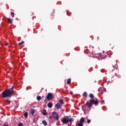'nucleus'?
<instances>
[{"label": "nucleus", "mask_w": 126, "mask_h": 126, "mask_svg": "<svg viewBox=\"0 0 126 126\" xmlns=\"http://www.w3.org/2000/svg\"><path fill=\"white\" fill-rule=\"evenodd\" d=\"M105 59V57L104 56H100V58L98 59L99 61H100V60H101V61H102V60Z\"/></svg>", "instance_id": "nucleus-19"}, {"label": "nucleus", "mask_w": 126, "mask_h": 126, "mask_svg": "<svg viewBox=\"0 0 126 126\" xmlns=\"http://www.w3.org/2000/svg\"><path fill=\"white\" fill-rule=\"evenodd\" d=\"M70 94L71 95H72V94H73V93H72V92H71L70 93Z\"/></svg>", "instance_id": "nucleus-32"}, {"label": "nucleus", "mask_w": 126, "mask_h": 126, "mask_svg": "<svg viewBox=\"0 0 126 126\" xmlns=\"http://www.w3.org/2000/svg\"><path fill=\"white\" fill-rule=\"evenodd\" d=\"M18 126H23V124L22 123H20L18 124Z\"/></svg>", "instance_id": "nucleus-28"}, {"label": "nucleus", "mask_w": 126, "mask_h": 126, "mask_svg": "<svg viewBox=\"0 0 126 126\" xmlns=\"http://www.w3.org/2000/svg\"><path fill=\"white\" fill-rule=\"evenodd\" d=\"M89 97H90L92 99H93V98H94V94H90Z\"/></svg>", "instance_id": "nucleus-17"}, {"label": "nucleus", "mask_w": 126, "mask_h": 126, "mask_svg": "<svg viewBox=\"0 0 126 126\" xmlns=\"http://www.w3.org/2000/svg\"><path fill=\"white\" fill-rule=\"evenodd\" d=\"M87 123L88 124H90L91 123V120H90V119H88Z\"/></svg>", "instance_id": "nucleus-26"}, {"label": "nucleus", "mask_w": 126, "mask_h": 126, "mask_svg": "<svg viewBox=\"0 0 126 126\" xmlns=\"http://www.w3.org/2000/svg\"><path fill=\"white\" fill-rule=\"evenodd\" d=\"M46 99L49 100H52L53 99V94L51 93H48L46 96Z\"/></svg>", "instance_id": "nucleus-6"}, {"label": "nucleus", "mask_w": 126, "mask_h": 126, "mask_svg": "<svg viewBox=\"0 0 126 126\" xmlns=\"http://www.w3.org/2000/svg\"><path fill=\"white\" fill-rule=\"evenodd\" d=\"M42 124H43V125H44V126H47L48 125V123H47V122H46V121H42Z\"/></svg>", "instance_id": "nucleus-15"}, {"label": "nucleus", "mask_w": 126, "mask_h": 126, "mask_svg": "<svg viewBox=\"0 0 126 126\" xmlns=\"http://www.w3.org/2000/svg\"><path fill=\"white\" fill-rule=\"evenodd\" d=\"M8 20V23H9L10 24H12L13 23V21H12V19H10V18H8L7 19Z\"/></svg>", "instance_id": "nucleus-10"}, {"label": "nucleus", "mask_w": 126, "mask_h": 126, "mask_svg": "<svg viewBox=\"0 0 126 126\" xmlns=\"http://www.w3.org/2000/svg\"><path fill=\"white\" fill-rule=\"evenodd\" d=\"M3 126H9L8 125H4Z\"/></svg>", "instance_id": "nucleus-35"}, {"label": "nucleus", "mask_w": 126, "mask_h": 126, "mask_svg": "<svg viewBox=\"0 0 126 126\" xmlns=\"http://www.w3.org/2000/svg\"><path fill=\"white\" fill-rule=\"evenodd\" d=\"M32 117H34V114L36 113V110L35 109H31L30 111Z\"/></svg>", "instance_id": "nucleus-8"}, {"label": "nucleus", "mask_w": 126, "mask_h": 126, "mask_svg": "<svg viewBox=\"0 0 126 126\" xmlns=\"http://www.w3.org/2000/svg\"><path fill=\"white\" fill-rule=\"evenodd\" d=\"M11 14L12 15V17H14V13H13V12H11Z\"/></svg>", "instance_id": "nucleus-27"}, {"label": "nucleus", "mask_w": 126, "mask_h": 126, "mask_svg": "<svg viewBox=\"0 0 126 126\" xmlns=\"http://www.w3.org/2000/svg\"><path fill=\"white\" fill-rule=\"evenodd\" d=\"M6 102H7V103H8V104H9L11 103V100H8V99H6Z\"/></svg>", "instance_id": "nucleus-24"}, {"label": "nucleus", "mask_w": 126, "mask_h": 126, "mask_svg": "<svg viewBox=\"0 0 126 126\" xmlns=\"http://www.w3.org/2000/svg\"><path fill=\"white\" fill-rule=\"evenodd\" d=\"M104 102H105V100H101L102 103H104Z\"/></svg>", "instance_id": "nucleus-33"}, {"label": "nucleus", "mask_w": 126, "mask_h": 126, "mask_svg": "<svg viewBox=\"0 0 126 126\" xmlns=\"http://www.w3.org/2000/svg\"><path fill=\"white\" fill-rule=\"evenodd\" d=\"M102 90H103V91H106V89L102 88Z\"/></svg>", "instance_id": "nucleus-31"}, {"label": "nucleus", "mask_w": 126, "mask_h": 126, "mask_svg": "<svg viewBox=\"0 0 126 126\" xmlns=\"http://www.w3.org/2000/svg\"><path fill=\"white\" fill-rule=\"evenodd\" d=\"M103 53H105V51H103Z\"/></svg>", "instance_id": "nucleus-37"}, {"label": "nucleus", "mask_w": 126, "mask_h": 126, "mask_svg": "<svg viewBox=\"0 0 126 126\" xmlns=\"http://www.w3.org/2000/svg\"><path fill=\"white\" fill-rule=\"evenodd\" d=\"M83 96L85 97V98H86L87 97V93H86V92H85L83 94Z\"/></svg>", "instance_id": "nucleus-14"}, {"label": "nucleus", "mask_w": 126, "mask_h": 126, "mask_svg": "<svg viewBox=\"0 0 126 126\" xmlns=\"http://www.w3.org/2000/svg\"><path fill=\"white\" fill-rule=\"evenodd\" d=\"M62 122L63 125H67V124H68V117L64 116Z\"/></svg>", "instance_id": "nucleus-5"}, {"label": "nucleus", "mask_w": 126, "mask_h": 126, "mask_svg": "<svg viewBox=\"0 0 126 126\" xmlns=\"http://www.w3.org/2000/svg\"><path fill=\"white\" fill-rule=\"evenodd\" d=\"M5 46H8V43H6V44H5Z\"/></svg>", "instance_id": "nucleus-34"}, {"label": "nucleus", "mask_w": 126, "mask_h": 126, "mask_svg": "<svg viewBox=\"0 0 126 126\" xmlns=\"http://www.w3.org/2000/svg\"><path fill=\"white\" fill-rule=\"evenodd\" d=\"M49 118L50 120H52V119H53V116H49Z\"/></svg>", "instance_id": "nucleus-30"}, {"label": "nucleus", "mask_w": 126, "mask_h": 126, "mask_svg": "<svg viewBox=\"0 0 126 126\" xmlns=\"http://www.w3.org/2000/svg\"><path fill=\"white\" fill-rule=\"evenodd\" d=\"M67 84H70V83H71V79L70 78L68 79L67 81Z\"/></svg>", "instance_id": "nucleus-13"}, {"label": "nucleus", "mask_w": 126, "mask_h": 126, "mask_svg": "<svg viewBox=\"0 0 126 126\" xmlns=\"http://www.w3.org/2000/svg\"><path fill=\"white\" fill-rule=\"evenodd\" d=\"M95 54H91V57H92V58H95Z\"/></svg>", "instance_id": "nucleus-25"}, {"label": "nucleus", "mask_w": 126, "mask_h": 126, "mask_svg": "<svg viewBox=\"0 0 126 126\" xmlns=\"http://www.w3.org/2000/svg\"><path fill=\"white\" fill-rule=\"evenodd\" d=\"M1 95H2V98H7V97H9V98H10V97L12 96L10 90H7V89L4 90L2 92Z\"/></svg>", "instance_id": "nucleus-2"}, {"label": "nucleus", "mask_w": 126, "mask_h": 126, "mask_svg": "<svg viewBox=\"0 0 126 126\" xmlns=\"http://www.w3.org/2000/svg\"><path fill=\"white\" fill-rule=\"evenodd\" d=\"M23 44H24V41H21V43H19L18 46H20L21 45H23Z\"/></svg>", "instance_id": "nucleus-22"}, {"label": "nucleus", "mask_w": 126, "mask_h": 126, "mask_svg": "<svg viewBox=\"0 0 126 126\" xmlns=\"http://www.w3.org/2000/svg\"><path fill=\"white\" fill-rule=\"evenodd\" d=\"M52 117L56 120V121H59L60 118L59 117V114L58 113L56 112H52Z\"/></svg>", "instance_id": "nucleus-4"}, {"label": "nucleus", "mask_w": 126, "mask_h": 126, "mask_svg": "<svg viewBox=\"0 0 126 126\" xmlns=\"http://www.w3.org/2000/svg\"><path fill=\"white\" fill-rule=\"evenodd\" d=\"M98 91H99V92H100L101 91V93H103V89L102 88H100L98 89Z\"/></svg>", "instance_id": "nucleus-18"}, {"label": "nucleus", "mask_w": 126, "mask_h": 126, "mask_svg": "<svg viewBox=\"0 0 126 126\" xmlns=\"http://www.w3.org/2000/svg\"><path fill=\"white\" fill-rule=\"evenodd\" d=\"M24 117L25 118H28V112H26L24 114Z\"/></svg>", "instance_id": "nucleus-20"}, {"label": "nucleus", "mask_w": 126, "mask_h": 126, "mask_svg": "<svg viewBox=\"0 0 126 126\" xmlns=\"http://www.w3.org/2000/svg\"><path fill=\"white\" fill-rule=\"evenodd\" d=\"M55 107H56V109H57V110H60V109H62V105H61V103H59L55 104Z\"/></svg>", "instance_id": "nucleus-7"}, {"label": "nucleus", "mask_w": 126, "mask_h": 126, "mask_svg": "<svg viewBox=\"0 0 126 126\" xmlns=\"http://www.w3.org/2000/svg\"><path fill=\"white\" fill-rule=\"evenodd\" d=\"M72 123V119H68V123Z\"/></svg>", "instance_id": "nucleus-29"}, {"label": "nucleus", "mask_w": 126, "mask_h": 126, "mask_svg": "<svg viewBox=\"0 0 126 126\" xmlns=\"http://www.w3.org/2000/svg\"><path fill=\"white\" fill-rule=\"evenodd\" d=\"M80 122L81 123L83 124L84 123V118L82 117L80 120Z\"/></svg>", "instance_id": "nucleus-12"}, {"label": "nucleus", "mask_w": 126, "mask_h": 126, "mask_svg": "<svg viewBox=\"0 0 126 126\" xmlns=\"http://www.w3.org/2000/svg\"><path fill=\"white\" fill-rule=\"evenodd\" d=\"M111 70L113 74H114L115 76L119 77L120 76V72L119 71V68L117 67L113 66V67L111 68Z\"/></svg>", "instance_id": "nucleus-3"}, {"label": "nucleus", "mask_w": 126, "mask_h": 126, "mask_svg": "<svg viewBox=\"0 0 126 126\" xmlns=\"http://www.w3.org/2000/svg\"><path fill=\"white\" fill-rule=\"evenodd\" d=\"M92 49H94V46H92Z\"/></svg>", "instance_id": "nucleus-36"}, {"label": "nucleus", "mask_w": 126, "mask_h": 126, "mask_svg": "<svg viewBox=\"0 0 126 126\" xmlns=\"http://www.w3.org/2000/svg\"><path fill=\"white\" fill-rule=\"evenodd\" d=\"M60 103H61V104H63V99H60Z\"/></svg>", "instance_id": "nucleus-23"}, {"label": "nucleus", "mask_w": 126, "mask_h": 126, "mask_svg": "<svg viewBox=\"0 0 126 126\" xmlns=\"http://www.w3.org/2000/svg\"><path fill=\"white\" fill-rule=\"evenodd\" d=\"M36 98L38 101H40V100H41V97L40 96H37Z\"/></svg>", "instance_id": "nucleus-21"}, {"label": "nucleus", "mask_w": 126, "mask_h": 126, "mask_svg": "<svg viewBox=\"0 0 126 126\" xmlns=\"http://www.w3.org/2000/svg\"><path fill=\"white\" fill-rule=\"evenodd\" d=\"M42 114L43 116H46L47 115V112L46 111V109L43 110V112H42Z\"/></svg>", "instance_id": "nucleus-11"}, {"label": "nucleus", "mask_w": 126, "mask_h": 126, "mask_svg": "<svg viewBox=\"0 0 126 126\" xmlns=\"http://www.w3.org/2000/svg\"><path fill=\"white\" fill-rule=\"evenodd\" d=\"M13 87H14V86H13L11 87V89H9V90H10V91H11V94H12H12H13Z\"/></svg>", "instance_id": "nucleus-16"}, {"label": "nucleus", "mask_w": 126, "mask_h": 126, "mask_svg": "<svg viewBox=\"0 0 126 126\" xmlns=\"http://www.w3.org/2000/svg\"><path fill=\"white\" fill-rule=\"evenodd\" d=\"M93 104H94L95 106H96L98 104V102L97 100H95L93 99H90V100H88L86 103L82 106L83 110H85V108H86V107H88V108H91V107H92Z\"/></svg>", "instance_id": "nucleus-1"}, {"label": "nucleus", "mask_w": 126, "mask_h": 126, "mask_svg": "<svg viewBox=\"0 0 126 126\" xmlns=\"http://www.w3.org/2000/svg\"><path fill=\"white\" fill-rule=\"evenodd\" d=\"M47 106H48V108H52V107H53V103L49 102L47 104Z\"/></svg>", "instance_id": "nucleus-9"}]
</instances>
